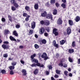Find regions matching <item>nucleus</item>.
I'll use <instances>...</instances> for the list:
<instances>
[{"label":"nucleus","instance_id":"f3484780","mask_svg":"<svg viewBox=\"0 0 80 80\" xmlns=\"http://www.w3.org/2000/svg\"><path fill=\"white\" fill-rule=\"evenodd\" d=\"M68 23L70 25L72 26L73 24V21L71 20H68Z\"/></svg>","mask_w":80,"mask_h":80},{"label":"nucleus","instance_id":"72a5a7b5","mask_svg":"<svg viewBox=\"0 0 80 80\" xmlns=\"http://www.w3.org/2000/svg\"><path fill=\"white\" fill-rule=\"evenodd\" d=\"M12 66H14V67H15L16 65H17V62H12Z\"/></svg>","mask_w":80,"mask_h":80},{"label":"nucleus","instance_id":"39448f33","mask_svg":"<svg viewBox=\"0 0 80 80\" xmlns=\"http://www.w3.org/2000/svg\"><path fill=\"white\" fill-rule=\"evenodd\" d=\"M46 18L48 19H51V20H53V17H52V15L51 14H47L46 16Z\"/></svg>","mask_w":80,"mask_h":80},{"label":"nucleus","instance_id":"f8f14e48","mask_svg":"<svg viewBox=\"0 0 80 80\" xmlns=\"http://www.w3.org/2000/svg\"><path fill=\"white\" fill-rule=\"evenodd\" d=\"M74 20H75L76 22H79L80 20V17L78 16H77L74 19Z\"/></svg>","mask_w":80,"mask_h":80},{"label":"nucleus","instance_id":"20e7f679","mask_svg":"<svg viewBox=\"0 0 80 80\" xmlns=\"http://www.w3.org/2000/svg\"><path fill=\"white\" fill-rule=\"evenodd\" d=\"M2 47L3 49H6V50L9 49V48H10V46L5 44L2 45Z\"/></svg>","mask_w":80,"mask_h":80},{"label":"nucleus","instance_id":"cd10ccee","mask_svg":"<svg viewBox=\"0 0 80 80\" xmlns=\"http://www.w3.org/2000/svg\"><path fill=\"white\" fill-rule=\"evenodd\" d=\"M45 6H46L47 7H50V4L49 3V2H47L45 4Z\"/></svg>","mask_w":80,"mask_h":80},{"label":"nucleus","instance_id":"b1692460","mask_svg":"<svg viewBox=\"0 0 80 80\" xmlns=\"http://www.w3.org/2000/svg\"><path fill=\"white\" fill-rule=\"evenodd\" d=\"M68 52L69 53H72L74 52V50L73 49H68Z\"/></svg>","mask_w":80,"mask_h":80},{"label":"nucleus","instance_id":"5fc2aeb1","mask_svg":"<svg viewBox=\"0 0 80 80\" xmlns=\"http://www.w3.org/2000/svg\"><path fill=\"white\" fill-rule=\"evenodd\" d=\"M59 76L57 74H55L54 76V78H58V77H59Z\"/></svg>","mask_w":80,"mask_h":80},{"label":"nucleus","instance_id":"2f4dec72","mask_svg":"<svg viewBox=\"0 0 80 80\" xmlns=\"http://www.w3.org/2000/svg\"><path fill=\"white\" fill-rule=\"evenodd\" d=\"M61 7L63 8H65V7H66V4L65 3H62L61 4Z\"/></svg>","mask_w":80,"mask_h":80},{"label":"nucleus","instance_id":"58836bf2","mask_svg":"<svg viewBox=\"0 0 80 80\" xmlns=\"http://www.w3.org/2000/svg\"><path fill=\"white\" fill-rule=\"evenodd\" d=\"M3 57L4 58H7V57H8V54L7 53L4 54L3 55Z\"/></svg>","mask_w":80,"mask_h":80},{"label":"nucleus","instance_id":"6e6552de","mask_svg":"<svg viewBox=\"0 0 80 80\" xmlns=\"http://www.w3.org/2000/svg\"><path fill=\"white\" fill-rule=\"evenodd\" d=\"M45 32V29L43 28H41L39 30V33L40 34H43Z\"/></svg>","mask_w":80,"mask_h":80},{"label":"nucleus","instance_id":"6e6d98bb","mask_svg":"<svg viewBox=\"0 0 80 80\" xmlns=\"http://www.w3.org/2000/svg\"><path fill=\"white\" fill-rule=\"evenodd\" d=\"M20 62L22 64H24L25 63V62L23 60H21L20 61Z\"/></svg>","mask_w":80,"mask_h":80},{"label":"nucleus","instance_id":"2eb2a0df","mask_svg":"<svg viewBox=\"0 0 80 80\" xmlns=\"http://www.w3.org/2000/svg\"><path fill=\"white\" fill-rule=\"evenodd\" d=\"M40 42H42V44H46L47 43V41L45 39H43L42 40H40L39 41Z\"/></svg>","mask_w":80,"mask_h":80},{"label":"nucleus","instance_id":"6ab92c4d","mask_svg":"<svg viewBox=\"0 0 80 80\" xmlns=\"http://www.w3.org/2000/svg\"><path fill=\"white\" fill-rule=\"evenodd\" d=\"M57 9H54L53 10V14L54 15H56V14H57Z\"/></svg>","mask_w":80,"mask_h":80},{"label":"nucleus","instance_id":"ddd939ff","mask_svg":"<svg viewBox=\"0 0 80 80\" xmlns=\"http://www.w3.org/2000/svg\"><path fill=\"white\" fill-rule=\"evenodd\" d=\"M41 15L42 17H45L46 15H47V12L44 11L43 12L41 13Z\"/></svg>","mask_w":80,"mask_h":80},{"label":"nucleus","instance_id":"f03ea898","mask_svg":"<svg viewBox=\"0 0 80 80\" xmlns=\"http://www.w3.org/2000/svg\"><path fill=\"white\" fill-rule=\"evenodd\" d=\"M31 66L32 67H35L36 66H37L38 67H39L40 68H42V67H43L44 65L43 64H40V63H37L36 64L35 63L32 64L31 65Z\"/></svg>","mask_w":80,"mask_h":80},{"label":"nucleus","instance_id":"4d7b16f0","mask_svg":"<svg viewBox=\"0 0 80 80\" xmlns=\"http://www.w3.org/2000/svg\"><path fill=\"white\" fill-rule=\"evenodd\" d=\"M3 43L4 44H8L9 42L8 41H4V42Z\"/></svg>","mask_w":80,"mask_h":80},{"label":"nucleus","instance_id":"f704fd0d","mask_svg":"<svg viewBox=\"0 0 80 80\" xmlns=\"http://www.w3.org/2000/svg\"><path fill=\"white\" fill-rule=\"evenodd\" d=\"M40 23L41 25H45V22L43 20L41 21Z\"/></svg>","mask_w":80,"mask_h":80},{"label":"nucleus","instance_id":"bb28decb","mask_svg":"<svg viewBox=\"0 0 80 80\" xmlns=\"http://www.w3.org/2000/svg\"><path fill=\"white\" fill-rule=\"evenodd\" d=\"M8 17L9 20L11 22H12V18L10 15H8Z\"/></svg>","mask_w":80,"mask_h":80},{"label":"nucleus","instance_id":"69168bd1","mask_svg":"<svg viewBox=\"0 0 80 80\" xmlns=\"http://www.w3.org/2000/svg\"><path fill=\"white\" fill-rule=\"evenodd\" d=\"M78 64H80V58L78 59Z\"/></svg>","mask_w":80,"mask_h":80},{"label":"nucleus","instance_id":"7c9ffc66","mask_svg":"<svg viewBox=\"0 0 80 80\" xmlns=\"http://www.w3.org/2000/svg\"><path fill=\"white\" fill-rule=\"evenodd\" d=\"M16 8L14 6H12L11 7V10L12 11H15L16 10Z\"/></svg>","mask_w":80,"mask_h":80},{"label":"nucleus","instance_id":"c9c22d12","mask_svg":"<svg viewBox=\"0 0 80 80\" xmlns=\"http://www.w3.org/2000/svg\"><path fill=\"white\" fill-rule=\"evenodd\" d=\"M72 46L73 47H75V42H72Z\"/></svg>","mask_w":80,"mask_h":80},{"label":"nucleus","instance_id":"13d9d810","mask_svg":"<svg viewBox=\"0 0 80 80\" xmlns=\"http://www.w3.org/2000/svg\"><path fill=\"white\" fill-rule=\"evenodd\" d=\"M46 74L47 75H49V71H46Z\"/></svg>","mask_w":80,"mask_h":80},{"label":"nucleus","instance_id":"79ce46f5","mask_svg":"<svg viewBox=\"0 0 80 80\" xmlns=\"http://www.w3.org/2000/svg\"><path fill=\"white\" fill-rule=\"evenodd\" d=\"M56 73L57 74H60V71L58 70H56Z\"/></svg>","mask_w":80,"mask_h":80},{"label":"nucleus","instance_id":"aec40b11","mask_svg":"<svg viewBox=\"0 0 80 80\" xmlns=\"http://www.w3.org/2000/svg\"><path fill=\"white\" fill-rule=\"evenodd\" d=\"M9 38L11 41H15V42H16V39L15 38H14L12 36H10L9 37Z\"/></svg>","mask_w":80,"mask_h":80},{"label":"nucleus","instance_id":"052dcab7","mask_svg":"<svg viewBox=\"0 0 80 80\" xmlns=\"http://www.w3.org/2000/svg\"><path fill=\"white\" fill-rule=\"evenodd\" d=\"M62 2L64 3H67V1L66 0H62Z\"/></svg>","mask_w":80,"mask_h":80},{"label":"nucleus","instance_id":"c03bdc74","mask_svg":"<svg viewBox=\"0 0 80 80\" xmlns=\"http://www.w3.org/2000/svg\"><path fill=\"white\" fill-rule=\"evenodd\" d=\"M23 17H27V16H28V14H27L26 13H24L23 14Z\"/></svg>","mask_w":80,"mask_h":80},{"label":"nucleus","instance_id":"c85d7f7f","mask_svg":"<svg viewBox=\"0 0 80 80\" xmlns=\"http://www.w3.org/2000/svg\"><path fill=\"white\" fill-rule=\"evenodd\" d=\"M33 31L32 29H31L29 30V32L28 35H32V33H33Z\"/></svg>","mask_w":80,"mask_h":80},{"label":"nucleus","instance_id":"5701e85b","mask_svg":"<svg viewBox=\"0 0 80 80\" xmlns=\"http://www.w3.org/2000/svg\"><path fill=\"white\" fill-rule=\"evenodd\" d=\"M10 69V70H13L15 69V66H11L8 67Z\"/></svg>","mask_w":80,"mask_h":80},{"label":"nucleus","instance_id":"a19ab883","mask_svg":"<svg viewBox=\"0 0 80 80\" xmlns=\"http://www.w3.org/2000/svg\"><path fill=\"white\" fill-rule=\"evenodd\" d=\"M63 63L62 62H59L58 63V66L59 67H63Z\"/></svg>","mask_w":80,"mask_h":80},{"label":"nucleus","instance_id":"473e14b6","mask_svg":"<svg viewBox=\"0 0 80 80\" xmlns=\"http://www.w3.org/2000/svg\"><path fill=\"white\" fill-rule=\"evenodd\" d=\"M17 2L15 1V0H11V4H13V5L16 2Z\"/></svg>","mask_w":80,"mask_h":80},{"label":"nucleus","instance_id":"4468645a","mask_svg":"<svg viewBox=\"0 0 80 80\" xmlns=\"http://www.w3.org/2000/svg\"><path fill=\"white\" fill-rule=\"evenodd\" d=\"M50 24V21H49L46 20L45 21L44 25H46V26H48V25H49Z\"/></svg>","mask_w":80,"mask_h":80},{"label":"nucleus","instance_id":"f257e3e1","mask_svg":"<svg viewBox=\"0 0 80 80\" xmlns=\"http://www.w3.org/2000/svg\"><path fill=\"white\" fill-rule=\"evenodd\" d=\"M36 57V54L35 53L33 54L31 56V58L32 59V62H34V63H39L38 60L34 59V57Z\"/></svg>","mask_w":80,"mask_h":80},{"label":"nucleus","instance_id":"680f3d73","mask_svg":"<svg viewBox=\"0 0 80 80\" xmlns=\"http://www.w3.org/2000/svg\"><path fill=\"white\" fill-rule=\"evenodd\" d=\"M44 36H45V37H48V33L47 32H45L44 34Z\"/></svg>","mask_w":80,"mask_h":80},{"label":"nucleus","instance_id":"a878e982","mask_svg":"<svg viewBox=\"0 0 80 80\" xmlns=\"http://www.w3.org/2000/svg\"><path fill=\"white\" fill-rule=\"evenodd\" d=\"M60 42L61 45H63L65 43V40L63 39L61 41H60Z\"/></svg>","mask_w":80,"mask_h":80},{"label":"nucleus","instance_id":"4be33fe9","mask_svg":"<svg viewBox=\"0 0 80 80\" xmlns=\"http://www.w3.org/2000/svg\"><path fill=\"white\" fill-rule=\"evenodd\" d=\"M45 57H47V53H46L43 52L42 53V55L41 56V57L42 58H44Z\"/></svg>","mask_w":80,"mask_h":80},{"label":"nucleus","instance_id":"37998d69","mask_svg":"<svg viewBox=\"0 0 80 80\" xmlns=\"http://www.w3.org/2000/svg\"><path fill=\"white\" fill-rule=\"evenodd\" d=\"M68 60H69V62H71V63H72V62H73V60H72L71 58L70 57H69L68 58Z\"/></svg>","mask_w":80,"mask_h":80},{"label":"nucleus","instance_id":"a18cd8bd","mask_svg":"<svg viewBox=\"0 0 80 80\" xmlns=\"http://www.w3.org/2000/svg\"><path fill=\"white\" fill-rule=\"evenodd\" d=\"M29 9H30V8H29V7L28 6H26L25 7V9L27 11H28Z\"/></svg>","mask_w":80,"mask_h":80},{"label":"nucleus","instance_id":"c756f323","mask_svg":"<svg viewBox=\"0 0 80 80\" xmlns=\"http://www.w3.org/2000/svg\"><path fill=\"white\" fill-rule=\"evenodd\" d=\"M56 1L55 0H51L50 3L51 4H55Z\"/></svg>","mask_w":80,"mask_h":80},{"label":"nucleus","instance_id":"0e129e2a","mask_svg":"<svg viewBox=\"0 0 80 80\" xmlns=\"http://www.w3.org/2000/svg\"><path fill=\"white\" fill-rule=\"evenodd\" d=\"M69 76L71 77H72V73H69Z\"/></svg>","mask_w":80,"mask_h":80},{"label":"nucleus","instance_id":"e2e57ef3","mask_svg":"<svg viewBox=\"0 0 80 80\" xmlns=\"http://www.w3.org/2000/svg\"><path fill=\"white\" fill-rule=\"evenodd\" d=\"M19 48H20V49H22L23 48V46H20L19 47Z\"/></svg>","mask_w":80,"mask_h":80},{"label":"nucleus","instance_id":"09e8293b","mask_svg":"<svg viewBox=\"0 0 80 80\" xmlns=\"http://www.w3.org/2000/svg\"><path fill=\"white\" fill-rule=\"evenodd\" d=\"M1 20L2 22H5V19L4 18H2Z\"/></svg>","mask_w":80,"mask_h":80},{"label":"nucleus","instance_id":"7ed1b4c3","mask_svg":"<svg viewBox=\"0 0 80 80\" xmlns=\"http://www.w3.org/2000/svg\"><path fill=\"white\" fill-rule=\"evenodd\" d=\"M57 31V29L56 28H54L52 30V33L54 34L55 36H57L58 35V32Z\"/></svg>","mask_w":80,"mask_h":80},{"label":"nucleus","instance_id":"9b49d317","mask_svg":"<svg viewBox=\"0 0 80 80\" xmlns=\"http://www.w3.org/2000/svg\"><path fill=\"white\" fill-rule=\"evenodd\" d=\"M21 72L23 73V75L24 76L27 75V71L25 69H22Z\"/></svg>","mask_w":80,"mask_h":80},{"label":"nucleus","instance_id":"4c0bfd02","mask_svg":"<svg viewBox=\"0 0 80 80\" xmlns=\"http://www.w3.org/2000/svg\"><path fill=\"white\" fill-rule=\"evenodd\" d=\"M34 47H35V48L36 49H38V48H39V46H38V45L37 44H35L34 45Z\"/></svg>","mask_w":80,"mask_h":80},{"label":"nucleus","instance_id":"338daca9","mask_svg":"<svg viewBox=\"0 0 80 80\" xmlns=\"http://www.w3.org/2000/svg\"><path fill=\"white\" fill-rule=\"evenodd\" d=\"M63 34L64 35H65V36H67V32H64Z\"/></svg>","mask_w":80,"mask_h":80},{"label":"nucleus","instance_id":"bf43d9fd","mask_svg":"<svg viewBox=\"0 0 80 80\" xmlns=\"http://www.w3.org/2000/svg\"><path fill=\"white\" fill-rule=\"evenodd\" d=\"M49 70H51V69H52V66L51 65H49Z\"/></svg>","mask_w":80,"mask_h":80},{"label":"nucleus","instance_id":"774afa93","mask_svg":"<svg viewBox=\"0 0 80 80\" xmlns=\"http://www.w3.org/2000/svg\"><path fill=\"white\" fill-rule=\"evenodd\" d=\"M25 20L26 21H28V20H29V18H25Z\"/></svg>","mask_w":80,"mask_h":80},{"label":"nucleus","instance_id":"603ef678","mask_svg":"<svg viewBox=\"0 0 80 80\" xmlns=\"http://www.w3.org/2000/svg\"><path fill=\"white\" fill-rule=\"evenodd\" d=\"M59 56H60V55H59V53H57L56 54V58H58L59 57Z\"/></svg>","mask_w":80,"mask_h":80},{"label":"nucleus","instance_id":"ea45409f","mask_svg":"<svg viewBox=\"0 0 80 80\" xmlns=\"http://www.w3.org/2000/svg\"><path fill=\"white\" fill-rule=\"evenodd\" d=\"M9 74H10V75H13V74H14V72H13V70L10 71Z\"/></svg>","mask_w":80,"mask_h":80},{"label":"nucleus","instance_id":"e433bc0d","mask_svg":"<svg viewBox=\"0 0 80 80\" xmlns=\"http://www.w3.org/2000/svg\"><path fill=\"white\" fill-rule=\"evenodd\" d=\"M1 73L2 74H4V73H6V71L5 69H3L1 70Z\"/></svg>","mask_w":80,"mask_h":80},{"label":"nucleus","instance_id":"9d476101","mask_svg":"<svg viewBox=\"0 0 80 80\" xmlns=\"http://www.w3.org/2000/svg\"><path fill=\"white\" fill-rule=\"evenodd\" d=\"M9 33H10V31L8 29H5L4 30V34L5 35H7V34H9Z\"/></svg>","mask_w":80,"mask_h":80},{"label":"nucleus","instance_id":"dca6fc26","mask_svg":"<svg viewBox=\"0 0 80 80\" xmlns=\"http://www.w3.org/2000/svg\"><path fill=\"white\" fill-rule=\"evenodd\" d=\"M12 35H14L15 37H18V33L17 32V31L15 30L13 31Z\"/></svg>","mask_w":80,"mask_h":80},{"label":"nucleus","instance_id":"de8ad7c7","mask_svg":"<svg viewBox=\"0 0 80 80\" xmlns=\"http://www.w3.org/2000/svg\"><path fill=\"white\" fill-rule=\"evenodd\" d=\"M20 27V26L19 24H17L16 26V28H19Z\"/></svg>","mask_w":80,"mask_h":80},{"label":"nucleus","instance_id":"864d4df0","mask_svg":"<svg viewBox=\"0 0 80 80\" xmlns=\"http://www.w3.org/2000/svg\"><path fill=\"white\" fill-rule=\"evenodd\" d=\"M64 74L66 75V76H68V74H67V73H68V72L67 71H64Z\"/></svg>","mask_w":80,"mask_h":80},{"label":"nucleus","instance_id":"423d86ee","mask_svg":"<svg viewBox=\"0 0 80 80\" xmlns=\"http://www.w3.org/2000/svg\"><path fill=\"white\" fill-rule=\"evenodd\" d=\"M66 32L67 34L68 35H69L70 33H72V30H71V28L70 27H68L66 30Z\"/></svg>","mask_w":80,"mask_h":80},{"label":"nucleus","instance_id":"1a4fd4ad","mask_svg":"<svg viewBox=\"0 0 80 80\" xmlns=\"http://www.w3.org/2000/svg\"><path fill=\"white\" fill-rule=\"evenodd\" d=\"M35 28V22L34 21L32 22L31 23V28L32 29H34Z\"/></svg>","mask_w":80,"mask_h":80},{"label":"nucleus","instance_id":"a211bd4d","mask_svg":"<svg viewBox=\"0 0 80 80\" xmlns=\"http://www.w3.org/2000/svg\"><path fill=\"white\" fill-rule=\"evenodd\" d=\"M34 8L35 10H38V4L37 3L35 4L34 5Z\"/></svg>","mask_w":80,"mask_h":80},{"label":"nucleus","instance_id":"8fccbe9b","mask_svg":"<svg viewBox=\"0 0 80 80\" xmlns=\"http://www.w3.org/2000/svg\"><path fill=\"white\" fill-rule=\"evenodd\" d=\"M55 5L57 7H58L60 6V4L58 2H57L55 4Z\"/></svg>","mask_w":80,"mask_h":80},{"label":"nucleus","instance_id":"0eeeda50","mask_svg":"<svg viewBox=\"0 0 80 80\" xmlns=\"http://www.w3.org/2000/svg\"><path fill=\"white\" fill-rule=\"evenodd\" d=\"M57 22L58 25H62V23H63V21L62 20V18H59L58 19Z\"/></svg>","mask_w":80,"mask_h":80},{"label":"nucleus","instance_id":"393cba45","mask_svg":"<svg viewBox=\"0 0 80 80\" xmlns=\"http://www.w3.org/2000/svg\"><path fill=\"white\" fill-rule=\"evenodd\" d=\"M38 73V70L36 69L34 71L33 73L34 75H37Z\"/></svg>","mask_w":80,"mask_h":80},{"label":"nucleus","instance_id":"412c9836","mask_svg":"<svg viewBox=\"0 0 80 80\" xmlns=\"http://www.w3.org/2000/svg\"><path fill=\"white\" fill-rule=\"evenodd\" d=\"M13 6H14L16 8H19V5L18 4V3H17V2L13 4Z\"/></svg>","mask_w":80,"mask_h":80},{"label":"nucleus","instance_id":"49530a36","mask_svg":"<svg viewBox=\"0 0 80 80\" xmlns=\"http://www.w3.org/2000/svg\"><path fill=\"white\" fill-rule=\"evenodd\" d=\"M53 46L55 47H57V48H58V44H53Z\"/></svg>","mask_w":80,"mask_h":80},{"label":"nucleus","instance_id":"3c124183","mask_svg":"<svg viewBox=\"0 0 80 80\" xmlns=\"http://www.w3.org/2000/svg\"><path fill=\"white\" fill-rule=\"evenodd\" d=\"M44 58V60H47L48 58V57L46 56Z\"/></svg>","mask_w":80,"mask_h":80}]
</instances>
